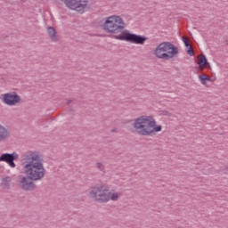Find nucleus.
I'll return each instance as SVG.
<instances>
[{
  "mask_svg": "<svg viewBox=\"0 0 228 228\" xmlns=\"http://www.w3.org/2000/svg\"><path fill=\"white\" fill-rule=\"evenodd\" d=\"M20 164L27 176H22L19 181V188L23 191L37 190L34 181H42L45 177L44 158L40 152L29 151L21 155Z\"/></svg>",
  "mask_w": 228,
  "mask_h": 228,
  "instance_id": "nucleus-1",
  "label": "nucleus"
},
{
  "mask_svg": "<svg viewBox=\"0 0 228 228\" xmlns=\"http://www.w3.org/2000/svg\"><path fill=\"white\" fill-rule=\"evenodd\" d=\"M102 29L105 33L114 35L116 40H124L125 42H130V44H137L143 45L147 42V37L131 34L129 30L126 29V23L120 16L112 15L107 17L103 25Z\"/></svg>",
  "mask_w": 228,
  "mask_h": 228,
  "instance_id": "nucleus-2",
  "label": "nucleus"
},
{
  "mask_svg": "<svg viewBox=\"0 0 228 228\" xmlns=\"http://www.w3.org/2000/svg\"><path fill=\"white\" fill-rule=\"evenodd\" d=\"M135 133L140 136H152L154 133H159L163 126L156 125V119L152 116H140L134 120Z\"/></svg>",
  "mask_w": 228,
  "mask_h": 228,
  "instance_id": "nucleus-3",
  "label": "nucleus"
},
{
  "mask_svg": "<svg viewBox=\"0 0 228 228\" xmlns=\"http://www.w3.org/2000/svg\"><path fill=\"white\" fill-rule=\"evenodd\" d=\"M92 199L99 204L110 202V186L104 183H98L91 188L89 191Z\"/></svg>",
  "mask_w": 228,
  "mask_h": 228,
  "instance_id": "nucleus-4",
  "label": "nucleus"
},
{
  "mask_svg": "<svg viewBox=\"0 0 228 228\" xmlns=\"http://www.w3.org/2000/svg\"><path fill=\"white\" fill-rule=\"evenodd\" d=\"M179 53L177 47H175L170 42H163L159 45L155 50V55L160 60H172L175 54Z\"/></svg>",
  "mask_w": 228,
  "mask_h": 228,
  "instance_id": "nucleus-5",
  "label": "nucleus"
},
{
  "mask_svg": "<svg viewBox=\"0 0 228 228\" xmlns=\"http://www.w3.org/2000/svg\"><path fill=\"white\" fill-rule=\"evenodd\" d=\"M2 102L7 106H17L20 102V95L15 92L2 94Z\"/></svg>",
  "mask_w": 228,
  "mask_h": 228,
  "instance_id": "nucleus-6",
  "label": "nucleus"
},
{
  "mask_svg": "<svg viewBox=\"0 0 228 228\" xmlns=\"http://www.w3.org/2000/svg\"><path fill=\"white\" fill-rule=\"evenodd\" d=\"M17 159H19V154L15 151L12 153H4L0 156V161L7 163L11 168H15V167H17V165H15Z\"/></svg>",
  "mask_w": 228,
  "mask_h": 228,
  "instance_id": "nucleus-7",
  "label": "nucleus"
},
{
  "mask_svg": "<svg viewBox=\"0 0 228 228\" xmlns=\"http://www.w3.org/2000/svg\"><path fill=\"white\" fill-rule=\"evenodd\" d=\"M47 33L52 42H58L60 40L58 35H56V29L53 27H48Z\"/></svg>",
  "mask_w": 228,
  "mask_h": 228,
  "instance_id": "nucleus-8",
  "label": "nucleus"
},
{
  "mask_svg": "<svg viewBox=\"0 0 228 228\" xmlns=\"http://www.w3.org/2000/svg\"><path fill=\"white\" fill-rule=\"evenodd\" d=\"M199 63L198 65L200 67H206V69L211 68V65L209 62H208V59L206 58V55L201 54L200 56L198 57Z\"/></svg>",
  "mask_w": 228,
  "mask_h": 228,
  "instance_id": "nucleus-9",
  "label": "nucleus"
},
{
  "mask_svg": "<svg viewBox=\"0 0 228 228\" xmlns=\"http://www.w3.org/2000/svg\"><path fill=\"white\" fill-rule=\"evenodd\" d=\"M10 186H12V177L5 176L2 178L1 187L3 190H10Z\"/></svg>",
  "mask_w": 228,
  "mask_h": 228,
  "instance_id": "nucleus-10",
  "label": "nucleus"
},
{
  "mask_svg": "<svg viewBox=\"0 0 228 228\" xmlns=\"http://www.w3.org/2000/svg\"><path fill=\"white\" fill-rule=\"evenodd\" d=\"M9 135L10 132H8V129L3 126V125H0V142L6 140Z\"/></svg>",
  "mask_w": 228,
  "mask_h": 228,
  "instance_id": "nucleus-11",
  "label": "nucleus"
},
{
  "mask_svg": "<svg viewBox=\"0 0 228 228\" xmlns=\"http://www.w3.org/2000/svg\"><path fill=\"white\" fill-rule=\"evenodd\" d=\"M120 195L118 192H111L109 191V200L117 201L118 200Z\"/></svg>",
  "mask_w": 228,
  "mask_h": 228,
  "instance_id": "nucleus-12",
  "label": "nucleus"
},
{
  "mask_svg": "<svg viewBox=\"0 0 228 228\" xmlns=\"http://www.w3.org/2000/svg\"><path fill=\"white\" fill-rule=\"evenodd\" d=\"M199 79H200L201 85H207L208 84V81L206 80L204 75H199Z\"/></svg>",
  "mask_w": 228,
  "mask_h": 228,
  "instance_id": "nucleus-13",
  "label": "nucleus"
},
{
  "mask_svg": "<svg viewBox=\"0 0 228 228\" xmlns=\"http://www.w3.org/2000/svg\"><path fill=\"white\" fill-rule=\"evenodd\" d=\"M96 167H97V169H98V170H101V172L104 171V165H102V163L98 162V163L96 164Z\"/></svg>",
  "mask_w": 228,
  "mask_h": 228,
  "instance_id": "nucleus-14",
  "label": "nucleus"
},
{
  "mask_svg": "<svg viewBox=\"0 0 228 228\" xmlns=\"http://www.w3.org/2000/svg\"><path fill=\"white\" fill-rule=\"evenodd\" d=\"M187 54H189V56H194L195 53L193 52V49H191V46L189 47Z\"/></svg>",
  "mask_w": 228,
  "mask_h": 228,
  "instance_id": "nucleus-15",
  "label": "nucleus"
},
{
  "mask_svg": "<svg viewBox=\"0 0 228 228\" xmlns=\"http://www.w3.org/2000/svg\"><path fill=\"white\" fill-rule=\"evenodd\" d=\"M183 44L185 47H190V44L188 43V39L186 37H183Z\"/></svg>",
  "mask_w": 228,
  "mask_h": 228,
  "instance_id": "nucleus-16",
  "label": "nucleus"
},
{
  "mask_svg": "<svg viewBox=\"0 0 228 228\" xmlns=\"http://www.w3.org/2000/svg\"><path fill=\"white\" fill-rule=\"evenodd\" d=\"M162 115H165L166 117H168V116H170V112H168L167 110H163Z\"/></svg>",
  "mask_w": 228,
  "mask_h": 228,
  "instance_id": "nucleus-17",
  "label": "nucleus"
},
{
  "mask_svg": "<svg viewBox=\"0 0 228 228\" xmlns=\"http://www.w3.org/2000/svg\"><path fill=\"white\" fill-rule=\"evenodd\" d=\"M204 77L206 81H211V77H209V75H204Z\"/></svg>",
  "mask_w": 228,
  "mask_h": 228,
  "instance_id": "nucleus-18",
  "label": "nucleus"
},
{
  "mask_svg": "<svg viewBox=\"0 0 228 228\" xmlns=\"http://www.w3.org/2000/svg\"><path fill=\"white\" fill-rule=\"evenodd\" d=\"M224 174H228V167L223 170Z\"/></svg>",
  "mask_w": 228,
  "mask_h": 228,
  "instance_id": "nucleus-19",
  "label": "nucleus"
},
{
  "mask_svg": "<svg viewBox=\"0 0 228 228\" xmlns=\"http://www.w3.org/2000/svg\"><path fill=\"white\" fill-rule=\"evenodd\" d=\"M72 102V100H69L67 104H70Z\"/></svg>",
  "mask_w": 228,
  "mask_h": 228,
  "instance_id": "nucleus-20",
  "label": "nucleus"
},
{
  "mask_svg": "<svg viewBox=\"0 0 228 228\" xmlns=\"http://www.w3.org/2000/svg\"><path fill=\"white\" fill-rule=\"evenodd\" d=\"M112 133H115V130H112Z\"/></svg>",
  "mask_w": 228,
  "mask_h": 228,
  "instance_id": "nucleus-21",
  "label": "nucleus"
}]
</instances>
